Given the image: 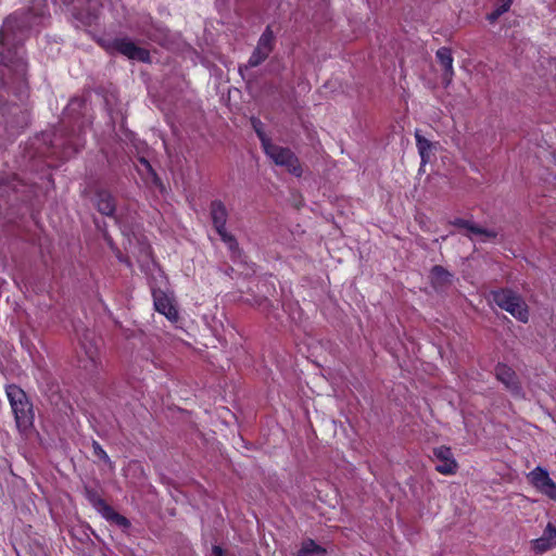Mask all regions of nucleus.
I'll return each mask as SVG.
<instances>
[{
	"label": "nucleus",
	"mask_w": 556,
	"mask_h": 556,
	"mask_svg": "<svg viewBox=\"0 0 556 556\" xmlns=\"http://www.w3.org/2000/svg\"><path fill=\"white\" fill-rule=\"evenodd\" d=\"M50 15L48 0H31L27 11H15L0 28V100L13 94L22 100L28 94L24 41L34 25Z\"/></svg>",
	"instance_id": "obj_1"
},
{
	"label": "nucleus",
	"mask_w": 556,
	"mask_h": 556,
	"mask_svg": "<svg viewBox=\"0 0 556 556\" xmlns=\"http://www.w3.org/2000/svg\"><path fill=\"white\" fill-rule=\"evenodd\" d=\"M86 142L83 122L76 119L70 124L63 118L53 134L51 148L61 160H68L84 148Z\"/></svg>",
	"instance_id": "obj_2"
},
{
	"label": "nucleus",
	"mask_w": 556,
	"mask_h": 556,
	"mask_svg": "<svg viewBox=\"0 0 556 556\" xmlns=\"http://www.w3.org/2000/svg\"><path fill=\"white\" fill-rule=\"evenodd\" d=\"M97 43L110 55L118 53L131 61L151 62L150 51L137 46L135 41L126 36L114 39L98 38Z\"/></svg>",
	"instance_id": "obj_3"
},
{
	"label": "nucleus",
	"mask_w": 556,
	"mask_h": 556,
	"mask_svg": "<svg viewBox=\"0 0 556 556\" xmlns=\"http://www.w3.org/2000/svg\"><path fill=\"white\" fill-rule=\"evenodd\" d=\"M7 396L18 430H28L34 424V410L26 393L20 387L11 384L7 387Z\"/></svg>",
	"instance_id": "obj_4"
},
{
	"label": "nucleus",
	"mask_w": 556,
	"mask_h": 556,
	"mask_svg": "<svg viewBox=\"0 0 556 556\" xmlns=\"http://www.w3.org/2000/svg\"><path fill=\"white\" fill-rule=\"evenodd\" d=\"M492 301L517 320L527 323L529 309L522 296L510 288H500L490 293Z\"/></svg>",
	"instance_id": "obj_5"
},
{
	"label": "nucleus",
	"mask_w": 556,
	"mask_h": 556,
	"mask_svg": "<svg viewBox=\"0 0 556 556\" xmlns=\"http://www.w3.org/2000/svg\"><path fill=\"white\" fill-rule=\"evenodd\" d=\"M73 18L81 26L96 25L100 18L103 0H64Z\"/></svg>",
	"instance_id": "obj_6"
},
{
	"label": "nucleus",
	"mask_w": 556,
	"mask_h": 556,
	"mask_svg": "<svg viewBox=\"0 0 556 556\" xmlns=\"http://www.w3.org/2000/svg\"><path fill=\"white\" fill-rule=\"evenodd\" d=\"M263 150L276 165L286 167L295 177L302 176L303 169L300 160L291 149L277 146L270 141Z\"/></svg>",
	"instance_id": "obj_7"
},
{
	"label": "nucleus",
	"mask_w": 556,
	"mask_h": 556,
	"mask_svg": "<svg viewBox=\"0 0 556 556\" xmlns=\"http://www.w3.org/2000/svg\"><path fill=\"white\" fill-rule=\"evenodd\" d=\"M275 41L274 31L268 25L261 35L255 49L249 58L248 64L239 66L240 74L243 75L244 70L256 67L265 62L275 48Z\"/></svg>",
	"instance_id": "obj_8"
},
{
	"label": "nucleus",
	"mask_w": 556,
	"mask_h": 556,
	"mask_svg": "<svg viewBox=\"0 0 556 556\" xmlns=\"http://www.w3.org/2000/svg\"><path fill=\"white\" fill-rule=\"evenodd\" d=\"M86 496L97 511L100 513L108 521H111L122 528H128L130 526L129 520L116 513L94 490L87 489Z\"/></svg>",
	"instance_id": "obj_9"
},
{
	"label": "nucleus",
	"mask_w": 556,
	"mask_h": 556,
	"mask_svg": "<svg viewBox=\"0 0 556 556\" xmlns=\"http://www.w3.org/2000/svg\"><path fill=\"white\" fill-rule=\"evenodd\" d=\"M527 479L536 491L556 501V484L546 469L538 466L527 475Z\"/></svg>",
	"instance_id": "obj_10"
},
{
	"label": "nucleus",
	"mask_w": 556,
	"mask_h": 556,
	"mask_svg": "<svg viewBox=\"0 0 556 556\" xmlns=\"http://www.w3.org/2000/svg\"><path fill=\"white\" fill-rule=\"evenodd\" d=\"M153 305L157 313L164 315L172 324L179 321V313L174 304V300L168 294L160 289L152 288Z\"/></svg>",
	"instance_id": "obj_11"
},
{
	"label": "nucleus",
	"mask_w": 556,
	"mask_h": 556,
	"mask_svg": "<svg viewBox=\"0 0 556 556\" xmlns=\"http://www.w3.org/2000/svg\"><path fill=\"white\" fill-rule=\"evenodd\" d=\"M2 115L5 119V128L9 137H15L21 134L29 123L28 112L16 104L10 106L8 115H5L4 112H2Z\"/></svg>",
	"instance_id": "obj_12"
},
{
	"label": "nucleus",
	"mask_w": 556,
	"mask_h": 556,
	"mask_svg": "<svg viewBox=\"0 0 556 556\" xmlns=\"http://www.w3.org/2000/svg\"><path fill=\"white\" fill-rule=\"evenodd\" d=\"M433 459L435 464V470L444 476L455 475L458 469V464L454 458L452 450L445 445H441L433 448Z\"/></svg>",
	"instance_id": "obj_13"
},
{
	"label": "nucleus",
	"mask_w": 556,
	"mask_h": 556,
	"mask_svg": "<svg viewBox=\"0 0 556 556\" xmlns=\"http://www.w3.org/2000/svg\"><path fill=\"white\" fill-rule=\"evenodd\" d=\"M495 376L513 395L517 397L523 396L521 386L511 368L506 365L498 364L495 368Z\"/></svg>",
	"instance_id": "obj_14"
},
{
	"label": "nucleus",
	"mask_w": 556,
	"mask_h": 556,
	"mask_svg": "<svg viewBox=\"0 0 556 556\" xmlns=\"http://www.w3.org/2000/svg\"><path fill=\"white\" fill-rule=\"evenodd\" d=\"M531 548L538 554H543L556 546V527L547 523L542 535L530 542Z\"/></svg>",
	"instance_id": "obj_15"
},
{
	"label": "nucleus",
	"mask_w": 556,
	"mask_h": 556,
	"mask_svg": "<svg viewBox=\"0 0 556 556\" xmlns=\"http://www.w3.org/2000/svg\"><path fill=\"white\" fill-rule=\"evenodd\" d=\"M429 278L435 291H442L453 282V274L441 265H434L431 268Z\"/></svg>",
	"instance_id": "obj_16"
},
{
	"label": "nucleus",
	"mask_w": 556,
	"mask_h": 556,
	"mask_svg": "<svg viewBox=\"0 0 556 556\" xmlns=\"http://www.w3.org/2000/svg\"><path fill=\"white\" fill-rule=\"evenodd\" d=\"M210 216L214 229L222 230L226 228L228 219V210L222 200H213L210 204Z\"/></svg>",
	"instance_id": "obj_17"
},
{
	"label": "nucleus",
	"mask_w": 556,
	"mask_h": 556,
	"mask_svg": "<svg viewBox=\"0 0 556 556\" xmlns=\"http://www.w3.org/2000/svg\"><path fill=\"white\" fill-rule=\"evenodd\" d=\"M97 210L106 216H113L116 210L115 199L106 189H98L96 191Z\"/></svg>",
	"instance_id": "obj_18"
},
{
	"label": "nucleus",
	"mask_w": 556,
	"mask_h": 556,
	"mask_svg": "<svg viewBox=\"0 0 556 556\" xmlns=\"http://www.w3.org/2000/svg\"><path fill=\"white\" fill-rule=\"evenodd\" d=\"M435 55L444 71L443 79L446 84H450L454 75L452 51L447 47H441L438 49Z\"/></svg>",
	"instance_id": "obj_19"
},
{
	"label": "nucleus",
	"mask_w": 556,
	"mask_h": 556,
	"mask_svg": "<svg viewBox=\"0 0 556 556\" xmlns=\"http://www.w3.org/2000/svg\"><path fill=\"white\" fill-rule=\"evenodd\" d=\"M325 554L326 549L323 546L308 539L302 542L294 556H324Z\"/></svg>",
	"instance_id": "obj_20"
},
{
	"label": "nucleus",
	"mask_w": 556,
	"mask_h": 556,
	"mask_svg": "<svg viewBox=\"0 0 556 556\" xmlns=\"http://www.w3.org/2000/svg\"><path fill=\"white\" fill-rule=\"evenodd\" d=\"M415 139L418 153L421 159V164H426L429 162L430 152L432 150V142L421 136L418 131L415 134Z\"/></svg>",
	"instance_id": "obj_21"
},
{
	"label": "nucleus",
	"mask_w": 556,
	"mask_h": 556,
	"mask_svg": "<svg viewBox=\"0 0 556 556\" xmlns=\"http://www.w3.org/2000/svg\"><path fill=\"white\" fill-rule=\"evenodd\" d=\"M138 162L143 167V169L146 170V173L148 175V177L146 178L147 181L151 182L155 187H162V180L159 177L155 169L153 168V166L151 165V163L143 156L139 157Z\"/></svg>",
	"instance_id": "obj_22"
},
{
	"label": "nucleus",
	"mask_w": 556,
	"mask_h": 556,
	"mask_svg": "<svg viewBox=\"0 0 556 556\" xmlns=\"http://www.w3.org/2000/svg\"><path fill=\"white\" fill-rule=\"evenodd\" d=\"M251 125H252V127H253L257 138L261 141L262 148L267 146V143H269L271 140L266 135V132L264 130V124L262 123V121L260 118H257V117H252L251 118Z\"/></svg>",
	"instance_id": "obj_23"
},
{
	"label": "nucleus",
	"mask_w": 556,
	"mask_h": 556,
	"mask_svg": "<svg viewBox=\"0 0 556 556\" xmlns=\"http://www.w3.org/2000/svg\"><path fill=\"white\" fill-rule=\"evenodd\" d=\"M222 241L228 247L231 253L239 252V243L233 235L227 231V228L216 231Z\"/></svg>",
	"instance_id": "obj_24"
},
{
	"label": "nucleus",
	"mask_w": 556,
	"mask_h": 556,
	"mask_svg": "<svg viewBox=\"0 0 556 556\" xmlns=\"http://www.w3.org/2000/svg\"><path fill=\"white\" fill-rule=\"evenodd\" d=\"M472 233L483 236L484 237L483 242L494 240L497 237V231H495L493 229H486V228L480 227L478 225H476L475 228H472Z\"/></svg>",
	"instance_id": "obj_25"
},
{
	"label": "nucleus",
	"mask_w": 556,
	"mask_h": 556,
	"mask_svg": "<svg viewBox=\"0 0 556 556\" xmlns=\"http://www.w3.org/2000/svg\"><path fill=\"white\" fill-rule=\"evenodd\" d=\"M448 223L452 226L467 229L471 233H472V228H475V226H476V224L471 223L468 219H464V218H454L453 220H450Z\"/></svg>",
	"instance_id": "obj_26"
},
{
	"label": "nucleus",
	"mask_w": 556,
	"mask_h": 556,
	"mask_svg": "<svg viewBox=\"0 0 556 556\" xmlns=\"http://www.w3.org/2000/svg\"><path fill=\"white\" fill-rule=\"evenodd\" d=\"M94 455L99 458L103 459L104 462H110V458L106 454V452L102 448V446L98 442H93L92 444Z\"/></svg>",
	"instance_id": "obj_27"
},
{
	"label": "nucleus",
	"mask_w": 556,
	"mask_h": 556,
	"mask_svg": "<svg viewBox=\"0 0 556 556\" xmlns=\"http://www.w3.org/2000/svg\"><path fill=\"white\" fill-rule=\"evenodd\" d=\"M511 0H505L503 4L496 9V15H502L504 12H507L510 8Z\"/></svg>",
	"instance_id": "obj_28"
},
{
	"label": "nucleus",
	"mask_w": 556,
	"mask_h": 556,
	"mask_svg": "<svg viewBox=\"0 0 556 556\" xmlns=\"http://www.w3.org/2000/svg\"><path fill=\"white\" fill-rule=\"evenodd\" d=\"M213 553L215 554V556H223V549L219 546H214Z\"/></svg>",
	"instance_id": "obj_29"
},
{
	"label": "nucleus",
	"mask_w": 556,
	"mask_h": 556,
	"mask_svg": "<svg viewBox=\"0 0 556 556\" xmlns=\"http://www.w3.org/2000/svg\"><path fill=\"white\" fill-rule=\"evenodd\" d=\"M498 16H500V15H496V10H495V11H493V12L490 14L489 18H490V20H495V18H497Z\"/></svg>",
	"instance_id": "obj_30"
},
{
	"label": "nucleus",
	"mask_w": 556,
	"mask_h": 556,
	"mask_svg": "<svg viewBox=\"0 0 556 556\" xmlns=\"http://www.w3.org/2000/svg\"><path fill=\"white\" fill-rule=\"evenodd\" d=\"M117 258L121 261V262H126V258L122 255V253L118 251L117 253Z\"/></svg>",
	"instance_id": "obj_31"
},
{
	"label": "nucleus",
	"mask_w": 556,
	"mask_h": 556,
	"mask_svg": "<svg viewBox=\"0 0 556 556\" xmlns=\"http://www.w3.org/2000/svg\"><path fill=\"white\" fill-rule=\"evenodd\" d=\"M108 242L111 247H113V243H112V240L111 239H108Z\"/></svg>",
	"instance_id": "obj_32"
}]
</instances>
